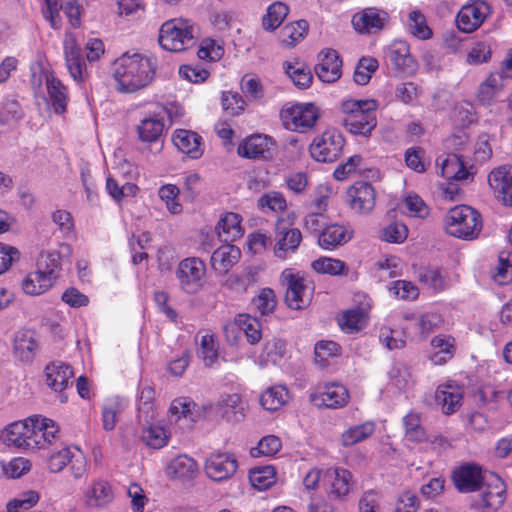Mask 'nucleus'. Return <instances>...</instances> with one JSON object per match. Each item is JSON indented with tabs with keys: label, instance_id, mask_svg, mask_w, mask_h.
Returning a JSON list of instances; mask_svg holds the SVG:
<instances>
[{
	"label": "nucleus",
	"instance_id": "64",
	"mask_svg": "<svg viewBox=\"0 0 512 512\" xmlns=\"http://www.w3.org/2000/svg\"><path fill=\"white\" fill-rule=\"evenodd\" d=\"M221 101L223 109L231 115H237L244 109L245 101L237 92H223Z\"/></svg>",
	"mask_w": 512,
	"mask_h": 512
},
{
	"label": "nucleus",
	"instance_id": "49",
	"mask_svg": "<svg viewBox=\"0 0 512 512\" xmlns=\"http://www.w3.org/2000/svg\"><path fill=\"white\" fill-rule=\"evenodd\" d=\"M164 131V123L157 118H146L138 126L139 137L144 142L156 141Z\"/></svg>",
	"mask_w": 512,
	"mask_h": 512
},
{
	"label": "nucleus",
	"instance_id": "34",
	"mask_svg": "<svg viewBox=\"0 0 512 512\" xmlns=\"http://www.w3.org/2000/svg\"><path fill=\"white\" fill-rule=\"evenodd\" d=\"M387 57L401 71L411 70L415 66L409 45L405 41H394L387 50Z\"/></svg>",
	"mask_w": 512,
	"mask_h": 512
},
{
	"label": "nucleus",
	"instance_id": "1",
	"mask_svg": "<svg viewBox=\"0 0 512 512\" xmlns=\"http://www.w3.org/2000/svg\"><path fill=\"white\" fill-rule=\"evenodd\" d=\"M156 65L146 56L135 53L123 54L114 62L113 76L118 83L117 90L134 93L151 84L155 75Z\"/></svg>",
	"mask_w": 512,
	"mask_h": 512
},
{
	"label": "nucleus",
	"instance_id": "31",
	"mask_svg": "<svg viewBox=\"0 0 512 512\" xmlns=\"http://www.w3.org/2000/svg\"><path fill=\"white\" fill-rule=\"evenodd\" d=\"M431 347L434 352L430 355V360L435 365L447 363L455 354V339L450 335L439 334L431 339Z\"/></svg>",
	"mask_w": 512,
	"mask_h": 512
},
{
	"label": "nucleus",
	"instance_id": "20",
	"mask_svg": "<svg viewBox=\"0 0 512 512\" xmlns=\"http://www.w3.org/2000/svg\"><path fill=\"white\" fill-rule=\"evenodd\" d=\"M342 60L334 49H326L319 54V63L315 66L317 77L324 83H334L342 75Z\"/></svg>",
	"mask_w": 512,
	"mask_h": 512
},
{
	"label": "nucleus",
	"instance_id": "33",
	"mask_svg": "<svg viewBox=\"0 0 512 512\" xmlns=\"http://www.w3.org/2000/svg\"><path fill=\"white\" fill-rule=\"evenodd\" d=\"M331 480L328 491L329 497L336 500H343L352 489V474L350 471L337 468L327 473Z\"/></svg>",
	"mask_w": 512,
	"mask_h": 512
},
{
	"label": "nucleus",
	"instance_id": "62",
	"mask_svg": "<svg viewBox=\"0 0 512 512\" xmlns=\"http://www.w3.org/2000/svg\"><path fill=\"white\" fill-rule=\"evenodd\" d=\"M390 290L400 299L403 300H415L419 295L418 287L406 280H397L393 282Z\"/></svg>",
	"mask_w": 512,
	"mask_h": 512
},
{
	"label": "nucleus",
	"instance_id": "26",
	"mask_svg": "<svg viewBox=\"0 0 512 512\" xmlns=\"http://www.w3.org/2000/svg\"><path fill=\"white\" fill-rule=\"evenodd\" d=\"M462 398L461 388L452 383L440 385L435 394L436 403L447 415L453 414L460 408Z\"/></svg>",
	"mask_w": 512,
	"mask_h": 512
},
{
	"label": "nucleus",
	"instance_id": "27",
	"mask_svg": "<svg viewBox=\"0 0 512 512\" xmlns=\"http://www.w3.org/2000/svg\"><path fill=\"white\" fill-rule=\"evenodd\" d=\"M240 257L241 251L238 247L225 244L213 252L211 265L216 272L225 274L239 261Z\"/></svg>",
	"mask_w": 512,
	"mask_h": 512
},
{
	"label": "nucleus",
	"instance_id": "13",
	"mask_svg": "<svg viewBox=\"0 0 512 512\" xmlns=\"http://www.w3.org/2000/svg\"><path fill=\"white\" fill-rule=\"evenodd\" d=\"M273 241L274 255L284 260L298 249L302 241V233L298 228L290 227L283 219H280L275 224Z\"/></svg>",
	"mask_w": 512,
	"mask_h": 512
},
{
	"label": "nucleus",
	"instance_id": "55",
	"mask_svg": "<svg viewBox=\"0 0 512 512\" xmlns=\"http://www.w3.org/2000/svg\"><path fill=\"white\" fill-rule=\"evenodd\" d=\"M253 305L261 315L272 313L277 306V298L275 292L270 288H264L253 299Z\"/></svg>",
	"mask_w": 512,
	"mask_h": 512
},
{
	"label": "nucleus",
	"instance_id": "19",
	"mask_svg": "<svg viewBox=\"0 0 512 512\" xmlns=\"http://www.w3.org/2000/svg\"><path fill=\"white\" fill-rule=\"evenodd\" d=\"M488 184L498 199L512 206V166L493 169L488 175Z\"/></svg>",
	"mask_w": 512,
	"mask_h": 512
},
{
	"label": "nucleus",
	"instance_id": "39",
	"mask_svg": "<svg viewBox=\"0 0 512 512\" xmlns=\"http://www.w3.org/2000/svg\"><path fill=\"white\" fill-rule=\"evenodd\" d=\"M405 319L415 320V327L418 330L419 338L421 340L427 338L428 335L439 328L443 322L441 316L434 312H427L419 315L418 317H414L413 315L405 316Z\"/></svg>",
	"mask_w": 512,
	"mask_h": 512
},
{
	"label": "nucleus",
	"instance_id": "46",
	"mask_svg": "<svg viewBox=\"0 0 512 512\" xmlns=\"http://www.w3.org/2000/svg\"><path fill=\"white\" fill-rule=\"evenodd\" d=\"M284 69L297 87L307 88L312 83L313 76L311 71L304 64L285 62Z\"/></svg>",
	"mask_w": 512,
	"mask_h": 512
},
{
	"label": "nucleus",
	"instance_id": "47",
	"mask_svg": "<svg viewBox=\"0 0 512 512\" xmlns=\"http://www.w3.org/2000/svg\"><path fill=\"white\" fill-rule=\"evenodd\" d=\"M375 426L372 422H365L360 425L352 426L342 434V444L352 446L370 437L374 432Z\"/></svg>",
	"mask_w": 512,
	"mask_h": 512
},
{
	"label": "nucleus",
	"instance_id": "24",
	"mask_svg": "<svg viewBox=\"0 0 512 512\" xmlns=\"http://www.w3.org/2000/svg\"><path fill=\"white\" fill-rule=\"evenodd\" d=\"M481 490V507L497 510L503 505L506 499V485L500 477L492 475L490 481L485 479Z\"/></svg>",
	"mask_w": 512,
	"mask_h": 512
},
{
	"label": "nucleus",
	"instance_id": "21",
	"mask_svg": "<svg viewBox=\"0 0 512 512\" xmlns=\"http://www.w3.org/2000/svg\"><path fill=\"white\" fill-rule=\"evenodd\" d=\"M64 54L67 69L71 77L82 82L87 77L86 62L82 56L81 48L77 45L74 37L69 36L64 40Z\"/></svg>",
	"mask_w": 512,
	"mask_h": 512
},
{
	"label": "nucleus",
	"instance_id": "60",
	"mask_svg": "<svg viewBox=\"0 0 512 512\" xmlns=\"http://www.w3.org/2000/svg\"><path fill=\"white\" fill-rule=\"evenodd\" d=\"M408 236V229L403 223L393 222L381 231V239L390 243H402Z\"/></svg>",
	"mask_w": 512,
	"mask_h": 512
},
{
	"label": "nucleus",
	"instance_id": "59",
	"mask_svg": "<svg viewBox=\"0 0 512 512\" xmlns=\"http://www.w3.org/2000/svg\"><path fill=\"white\" fill-rule=\"evenodd\" d=\"M281 448V441L274 435H268L263 437L257 447L251 449V455L253 457L259 456H273Z\"/></svg>",
	"mask_w": 512,
	"mask_h": 512
},
{
	"label": "nucleus",
	"instance_id": "45",
	"mask_svg": "<svg viewBox=\"0 0 512 512\" xmlns=\"http://www.w3.org/2000/svg\"><path fill=\"white\" fill-rule=\"evenodd\" d=\"M289 8L282 2L271 4L267 13L263 16L262 26L265 30L273 31L277 29L288 15Z\"/></svg>",
	"mask_w": 512,
	"mask_h": 512
},
{
	"label": "nucleus",
	"instance_id": "3",
	"mask_svg": "<svg viewBox=\"0 0 512 512\" xmlns=\"http://www.w3.org/2000/svg\"><path fill=\"white\" fill-rule=\"evenodd\" d=\"M446 232L458 239L471 241L478 238L483 228L481 214L471 206L457 205L444 217Z\"/></svg>",
	"mask_w": 512,
	"mask_h": 512
},
{
	"label": "nucleus",
	"instance_id": "43",
	"mask_svg": "<svg viewBox=\"0 0 512 512\" xmlns=\"http://www.w3.org/2000/svg\"><path fill=\"white\" fill-rule=\"evenodd\" d=\"M311 267L317 273L329 274L331 276L347 275L349 270L345 262L330 257H320L319 259L314 260Z\"/></svg>",
	"mask_w": 512,
	"mask_h": 512
},
{
	"label": "nucleus",
	"instance_id": "42",
	"mask_svg": "<svg viewBox=\"0 0 512 512\" xmlns=\"http://www.w3.org/2000/svg\"><path fill=\"white\" fill-rule=\"evenodd\" d=\"M236 324L245 333L247 341L254 345L262 338L261 324L257 318L248 314H239L235 319Z\"/></svg>",
	"mask_w": 512,
	"mask_h": 512
},
{
	"label": "nucleus",
	"instance_id": "35",
	"mask_svg": "<svg viewBox=\"0 0 512 512\" xmlns=\"http://www.w3.org/2000/svg\"><path fill=\"white\" fill-rule=\"evenodd\" d=\"M441 174L448 180L464 181L472 178V173L467 169L462 156L449 154L441 164Z\"/></svg>",
	"mask_w": 512,
	"mask_h": 512
},
{
	"label": "nucleus",
	"instance_id": "2",
	"mask_svg": "<svg viewBox=\"0 0 512 512\" xmlns=\"http://www.w3.org/2000/svg\"><path fill=\"white\" fill-rule=\"evenodd\" d=\"M378 102L374 99H348L341 103V124L354 136L369 138L377 127Z\"/></svg>",
	"mask_w": 512,
	"mask_h": 512
},
{
	"label": "nucleus",
	"instance_id": "29",
	"mask_svg": "<svg viewBox=\"0 0 512 512\" xmlns=\"http://www.w3.org/2000/svg\"><path fill=\"white\" fill-rule=\"evenodd\" d=\"M172 140L182 153L189 155L193 159L201 157L203 153L201 149V136L196 132L178 129L174 132Z\"/></svg>",
	"mask_w": 512,
	"mask_h": 512
},
{
	"label": "nucleus",
	"instance_id": "54",
	"mask_svg": "<svg viewBox=\"0 0 512 512\" xmlns=\"http://www.w3.org/2000/svg\"><path fill=\"white\" fill-rule=\"evenodd\" d=\"M408 27L412 35L418 39H429L432 31L427 25L425 16L420 11H412L409 14Z\"/></svg>",
	"mask_w": 512,
	"mask_h": 512
},
{
	"label": "nucleus",
	"instance_id": "6",
	"mask_svg": "<svg viewBox=\"0 0 512 512\" xmlns=\"http://www.w3.org/2000/svg\"><path fill=\"white\" fill-rule=\"evenodd\" d=\"M345 139L341 132L335 129L325 130L314 138L310 144L311 157L318 162H335L343 153Z\"/></svg>",
	"mask_w": 512,
	"mask_h": 512
},
{
	"label": "nucleus",
	"instance_id": "9",
	"mask_svg": "<svg viewBox=\"0 0 512 512\" xmlns=\"http://www.w3.org/2000/svg\"><path fill=\"white\" fill-rule=\"evenodd\" d=\"M205 272V264L200 258L189 257L183 259L176 270L180 288L188 294L198 292L203 286Z\"/></svg>",
	"mask_w": 512,
	"mask_h": 512
},
{
	"label": "nucleus",
	"instance_id": "18",
	"mask_svg": "<svg viewBox=\"0 0 512 512\" xmlns=\"http://www.w3.org/2000/svg\"><path fill=\"white\" fill-rule=\"evenodd\" d=\"M490 13L489 6L484 2H473L463 6L457 15L458 28L466 33L475 31Z\"/></svg>",
	"mask_w": 512,
	"mask_h": 512
},
{
	"label": "nucleus",
	"instance_id": "4",
	"mask_svg": "<svg viewBox=\"0 0 512 512\" xmlns=\"http://www.w3.org/2000/svg\"><path fill=\"white\" fill-rule=\"evenodd\" d=\"M159 44L170 52H181L195 44L193 27L187 20L173 19L162 24Z\"/></svg>",
	"mask_w": 512,
	"mask_h": 512
},
{
	"label": "nucleus",
	"instance_id": "53",
	"mask_svg": "<svg viewBox=\"0 0 512 512\" xmlns=\"http://www.w3.org/2000/svg\"><path fill=\"white\" fill-rule=\"evenodd\" d=\"M249 479L255 488L265 490L275 482V471L271 466L254 468L250 471Z\"/></svg>",
	"mask_w": 512,
	"mask_h": 512
},
{
	"label": "nucleus",
	"instance_id": "63",
	"mask_svg": "<svg viewBox=\"0 0 512 512\" xmlns=\"http://www.w3.org/2000/svg\"><path fill=\"white\" fill-rule=\"evenodd\" d=\"M19 259L20 252L16 247L0 242V275L9 270Z\"/></svg>",
	"mask_w": 512,
	"mask_h": 512
},
{
	"label": "nucleus",
	"instance_id": "51",
	"mask_svg": "<svg viewBox=\"0 0 512 512\" xmlns=\"http://www.w3.org/2000/svg\"><path fill=\"white\" fill-rule=\"evenodd\" d=\"M198 356L203 360L206 367H211L218 359V344L214 335L202 336Z\"/></svg>",
	"mask_w": 512,
	"mask_h": 512
},
{
	"label": "nucleus",
	"instance_id": "36",
	"mask_svg": "<svg viewBox=\"0 0 512 512\" xmlns=\"http://www.w3.org/2000/svg\"><path fill=\"white\" fill-rule=\"evenodd\" d=\"M110 484L103 480L94 481L85 493V502L89 507H103L113 500Z\"/></svg>",
	"mask_w": 512,
	"mask_h": 512
},
{
	"label": "nucleus",
	"instance_id": "10",
	"mask_svg": "<svg viewBox=\"0 0 512 512\" xmlns=\"http://www.w3.org/2000/svg\"><path fill=\"white\" fill-rule=\"evenodd\" d=\"M451 478L460 493L480 491L485 483L482 467L474 462H466L456 467Z\"/></svg>",
	"mask_w": 512,
	"mask_h": 512
},
{
	"label": "nucleus",
	"instance_id": "7",
	"mask_svg": "<svg viewBox=\"0 0 512 512\" xmlns=\"http://www.w3.org/2000/svg\"><path fill=\"white\" fill-rule=\"evenodd\" d=\"M66 467L75 479L85 476L87 460L79 448L66 446L49 456L48 468L52 473H59Z\"/></svg>",
	"mask_w": 512,
	"mask_h": 512
},
{
	"label": "nucleus",
	"instance_id": "57",
	"mask_svg": "<svg viewBox=\"0 0 512 512\" xmlns=\"http://www.w3.org/2000/svg\"><path fill=\"white\" fill-rule=\"evenodd\" d=\"M159 197L165 202L168 211L172 214H179L182 205L178 201L179 189L173 184H167L159 189Z\"/></svg>",
	"mask_w": 512,
	"mask_h": 512
},
{
	"label": "nucleus",
	"instance_id": "56",
	"mask_svg": "<svg viewBox=\"0 0 512 512\" xmlns=\"http://www.w3.org/2000/svg\"><path fill=\"white\" fill-rule=\"evenodd\" d=\"M378 62L374 58H361L354 71V81L359 85H366L373 72L376 71Z\"/></svg>",
	"mask_w": 512,
	"mask_h": 512
},
{
	"label": "nucleus",
	"instance_id": "38",
	"mask_svg": "<svg viewBox=\"0 0 512 512\" xmlns=\"http://www.w3.org/2000/svg\"><path fill=\"white\" fill-rule=\"evenodd\" d=\"M167 472L176 478L192 479L198 473V465L191 457L180 455L168 464Z\"/></svg>",
	"mask_w": 512,
	"mask_h": 512
},
{
	"label": "nucleus",
	"instance_id": "41",
	"mask_svg": "<svg viewBox=\"0 0 512 512\" xmlns=\"http://www.w3.org/2000/svg\"><path fill=\"white\" fill-rule=\"evenodd\" d=\"M288 399V391L283 386L268 388L260 397V403L265 410L276 411L281 408Z\"/></svg>",
	"mask_w": 512,
	"mask_h": 512
},
{
	"label": "nucleus",
	"instance_id": "58",
	"mask_svg": "<svg viewBox=\"0 0 512 512\" xmlns=\"http://www.w3.org/2000/svg\"><path fill=\"white\" fill-rule=\"evenodd\" d=\"M46 447V440L40 425V416L29 417L28 450Z\"/></svg>",
	"mask_w": 512,
	"mask_h": 512
},
{
	"label": "nucleus",
	"instance_id": "15",
	"mask_svg": "<svg viewBox=\"0 0 512 512\" xmlns=\"http://www.w3.org/2000/svg\"><path fill=\"white\" fill-rule=\"evenodd\" d=\"M60 10L64 11L73 27L80 26V8L76 0H46V9L43 13L52 28L58 29L61 26Z\"/></svg>",
	"mask_w": 512,
	"mask_h": 512
},
{
	"label": "nucleus",
	"instance_id": "14",
	"mask_svg": "<svg viewBox=\"0 0 512 512\" xmlns=\"http://www.w3.org/2000/svg\"><path fill=\"white\" fill-rule=\"evenodd\" d=\"M238 462L234 454L214 452L205 461V471L214 481H223L235 474Z\"/></svg>",
	"mask_w": 512,
	"mask_h": 512
},
{
	"label": "nucleus",
	"instance_id": "28",
	"mask_svg": "<svg viewBox=\"0 0 512 512\" xmlns=\"http://www.w3.org/2000/svg\"><path fill=\"white\" fill-rule=\"evenodd\" d=\"M39 345L33 331L19 333L14 339L13 353L24 363H31L36 357Z\"/></svg>",
	"mask_w": 512,
	"mask_h": 512
},
{
	"label": "nucleus",
	"instance_id": "22",
	"mask_svg": "<svg viewBox=\"0 0 512 512\" xmlns=\"http://www.w3.org/2000/svg\"><path fill=\"white\" fill-rule=\"evenodd\" d=\"M388 14L376 8H366L352 17V24L360 33H373L384 28Z\"/></svg>",
	"mask_w": 512,
	"mask_h": 512
},
{
	"label": "nucleus",
	"instance_id": "37",
	"mask_svg": "<svg viewBox=\"0 0 512 512\" xmlns=\"http://www.w3.org/2000/svg\"><path fill=\"white\" fill-rule=\"evenodd\" d=\"M216 231L220 237L224 236L225 242L234 241L243 234L241 216L234 212H227L219 220Z\"/></svg>",
	"mask_w": 512,
	"mask_h": 512
},
{
	"label": "nucleus",
	"instance_id": "25",
	"mask_svg": "<svg viewBox=\"0 0 512 512\" xmlns=\"http://www.w3.org/2000/svg\"><path fill=\"white\" fill-rule=\"evenodd\" d=\"M0 438L7 446L28 450L29 418L8 425Z\"/></svg>",
	"mask_w": 512,
	"mask_h": 512
},
{
	"label": "nucleus",
	"instance_id": "30",
	"mask_svg": "<svg viewBox=\"0 0 512 512\" xmlns=\"http://www.w3.org/2000/svg\"><path fill=\"white\" fill-rule=\"evenodd\" d=\"M352 238V231L338 224L325 226L318 236V244L323 249H333L344 245Z\"/></svg>",
	"mask_w": 512,
	"mask_h": 512
},
{
	"label": "nucleus",
	"instance_id": "32",
	"mask_svg": "<svg viewBox=\"0 0 512 512\" xmlns=\"http://www.w3.org/2000/svg\"><path fill=\"white\" fill-rule=\"evenodd\" d=\"M46 89L49 96V102L57 114H62L66 111L68 102V93L66 86L56 78L52 73L46 75L45 78Z\"/></svg>",
	"mask_w": 512,
	"mask_h": 512
},
{
	"label": "nucleus",
	"instance_id": "12",
	"mask_svg": "<svg viewBox=\"0 0 512 512\" xmlns=\"http://www.w3.org/2000/svg\"><path fill=\"white\" fill-rule=\"evenodd\" d=\"M47 386L59 394L60 401L66 402L68 397L65 390L70 388L74 379L73 368L62 361H53L44 369Z\"/></svg>",
	"mask_w": 512,
	"mask_h": 512
},
{
	"label": "nucleus",
	"instance_id": "44",
	"mask_svg": "<svg viewBox=\"0 0 512 512\" xmlns=\"http://www.w3.org/2000/svg\"><path fill=\"white\" fill-rule=\"evenodd\" d=\"M169 439L166 430L159 425H148L142 428L141 440L143 443L153 449L164 447Z\"/></svg>",
	"mask_w": 512,
	"mask_h": 512
},
{
	"label": "nucleus",
	"instance_id": "48",
	"mask_svg": "<svg viewBox=\"0 0 512 512\" xmlns=\"http://www.w3.org/2000/svg\"><path fill=\"white\" fill-rule=\"evenodd\" d=\"M405 436L413 442H422L426 439V432L421 424L418 413L410 412L403 418Z\"/></svg>",
	"mask_w": 512,
	"mask_h": 512
},
{
	"label": "nucleus",
	"instance_id": "50",
	"mask_svg": "<svg viewBox=\"0 0 512 512\" xmlns=\"http://www.w3.org/2000/svg\"><path fill=\"white\" fill-rule=\"evenodd\" d=\"M341 347L334 341H319L314 348L315 362L322 368L329 364V359L340 354Z\"/></svg>",
	"mask_w": 512,
	"mask_h": 512
},
{
	"label": "nucleus",
	"instance_id": "11",
	"mask_svg": "<svg viewBox=\"0 0 512 512\" xmlns=\"http://www.w3.org/2000/svg\"><path fill=\"white\" fill-rule=\"evenodd\" d=\"M348 389L338 383L318 385L310 394L311 403L318 408L338 409L349 401Z\"/></svg>",
	"mask_w": 512,
	"mask_h": 512
},
{
	"label": "nucleus",
	"instance_id": "16",
	"mask_svg": "<svg viewBox=\"0 0 512 512\" xmlns=\"http://www.w3.org/2000/svg\"><path fill=\"white\" fill-rule=\"evenodd\" d=\"M348 202L354 211L360 214L371 212L376 203V192L373 186L364 181L354 183L347 191Z\"/></svg>",
	"mask_w": 512,
	"mask_h": 512
},
{
	"label": "nucleus",
	"instance_id": "17",
	"mask_svg": "<svg viewBox=\"0 0 512 512\" xmlns=\"http://www.w3.org/2000/svg\"><path fill=\"white\" fill-rule=\"evenodd\" d=\"M275 143L273 139L267 135L254 134L246 138L238 146V154L241 157L248 159H263L267 160L272 158V150Z\"/></svg>",
	"mask_w": 512,
	"mask_h": 512
},
{
	"label": "nucleus",
	"instance_id": "40",
	"mask_svg": "<svg viewBox=\"0 0 512 512\" xmlns=\"http://www.w3.org/2000/svg\"><path fill=\"white\" fill-rule=\"evenodd\" d=\"M308 22L299 20L286 24L280 31L281 42L287 47L295 46L308 31Z\"/></svg>",
	"mask_w": 512,
	"mask_h": 512
},
{
	"label": "nucleus",
	"instance_id": "52",
	"mask_svg": "<svg viewBox=\"0 0 512 512\" xmlns=\"http://www.w3.org/2000/svg\"><path fill=\"white\" fill-rule=\"evenodd\" d=\"M366 325V315L361 309L346 311L340 321L341 328L347 333L360 331Z\"/></svg>",
	"mask_w": 512,
	"mask_h": 512
},
{
	"label": "nucleus",
	"instance_id": "61",
	"mask_svg": "<svg viewBox=\"0 0 512 512\" xmlns=\"http://www.w3.org/2000/svg\"><path fill=\"white\" fill-rule=\"evenodd\" d=\"M241 90L250 100H257L263 97V87L260 79L257 77L249 75L243 76L241 80Z\"/></svg>",
	"mask_w": 512,
	"mask_h": 512
},
{
	"label": "nucleus",
	"instance_id": "5",
	"mask_svg": "<svg viewBox=\"0 0 512 512\" xmlns=\"http://www.w3.org/2000/svg\"><path fill=\"white\" fill-rule=\"evenodd\" d=\"M281 278L286 285L285 302L287 306L294 310L308 307L313 297V287L309 285L308 280L289 269L282 272Z\"/></svg>",
	"mask_w": 512,
	"mask_h": 512
},
{
	"label": "nucleus",
	"instance_id": "8",
	"mask_svg": "<svg viewBox=\"0 0 512 512\" xmlns=\"http://www.w3.org/2000/svg\"><path fill=\"white\" fill-rule=\"evenodd\" d=\"M280 118L286 129L304 133L314 127L319 118V111L311 103L294 104L283 107Z\"/></svg>",
	"mask_w": 512,
	"mask_h": 512
},
{
	"label": "nucleus",
	"instance_id": "23",
	"mask_svg": "<svg viewBox=\"0 0 512 512\" xmlns=\"http://www.w3.org/2000/svg\"><path fill=\"white\" fill-rule=\"evenodd\" d=\"M56 266V263H53V267H49L46 264L45 269L39 268L37 271L28 274L22 284L25 293L40 295L52 287L57 278Z\"/></svg>",
	"mask_w": 512,
	"mask_h": 512
}]
</instances>
